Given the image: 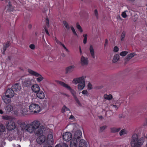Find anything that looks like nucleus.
<instances>
[{
  "instance_id": "f257e3e1",
  "label": "nucleus",
  "mask_w": 147,
  "mask_h": 147,
  "mask_svg": "<svg viewBox=\"0 0 147 147\" xmlns=\"http://www.w3.org/2000/svg\"><path fill=\"white\" fill-rule=\"evenodd\" d=\"M40 125V122L38 120H34L30 124L22 123L17 130V133L19 136H23L24 137L26 136V132L39 135V137L36 139L37 143L41 144L44 142V146H47L45 144V137L43 134L45 127Z\"/></svg>"
},
{
  "instance_id": "f03ea898",
  "label": "nucleus",
  "mask_w": 147,
  "mask_h": 147,
  "mask_svg": "<svg viewBox=\"0 0 147 147\" xmlns=\"http://www.w3.org/2000/svg\"><path fill=\"white\" fill-rule=\"evenodd\" d=\"M136 132L137 130H136L131 138L130 144L131 147H141L144 141V138H139Z\"/></svg>"
},
{
  "instance_id": "7ed1b4c3",
  "label": "nucleus",
  "mask_w": 147,
  "mask_h": 147,
  "mask_svg": "<svg viewBox=\"0 0 147 147\" xmlns=\"http://www.w3.org/2000/svg\"><path fill=\"white\" fill-rule=\"evenodd\" d=\"M86 78L85 76H82L73 79L72 82L75 84H78V88L79 90H82L85 87L86 85L85 79Z\"/></svg>"
},
{
  "instance_id": "20e7f679",
  "label": "nucleus",
  "mask_w": 147,
  "mask_h": 147,
  "mask_svg": "<svg viewBox=\"0 0 147 147\" xmlns=\"http://www.w3.org/2000/svg\"><path fill=\"white\" fill-rule=\"evenodd\" d=\"M82 136V132L80 130L76 131L70 141V147H75L76 143H78L80 140Z\"/></svg>"
},
{
  "instance_id": "39448f33",
  "label": "nucleus",
  "mask_w": 147,
  "mask_h": 147,
  "mask_svg": "<svg viewBox=\"0 0 147 147\" xmlns=\"http://www.w3.org/2000/svg\"><path fill=\"white\" fill-rule=\"evenodd\" d=\"M30 112L33 114H36L40 111L41 109L37 104L32 103L29 106Z\"/></svg>"
},
{
  "instance_id": "423d86ee",
  "label": "nucleus",
  "mask_w": 147,
  "mask_h": 147,
  "mask_svg": "<svg viewBox=\"0 0 147 147\" xmlns=\"http://www.w3.org/2000/svg\"><path fill=\"white\" fill-rule=\"evenodd\" d=\"M28 71L30 74L37 77L36 79L38 83L40 82L44 79V77L38 73L30 69H28Z\"/></svg>"
},
{
  "instance_id": "0eeeda50",
  "label": "nucleus",
  "mask_w": 147,
  "mask_h": 147,
  "mask_svg": "<svg viewBox=\"0 0 147 147\" xmlns=\"http://www.w3.org/2000/svg\"><path fill=\"white\" fill-rule=\"evenodd\" d=\"M57 82L61 86L69 90L74 97L75 98L76 97L75 92L71 88L70 86L65 83L60 81H57Z\"/></svg>"
},
{
  "instance_id": "6e6552de",
  "label": "nucleus",
  "mask_w": 147,
  "mask_h": 147,
  "mask_svg": "<svg viewBox=\"0 0 147 147\" xmlns=\"http://www.w3.org/2000/svg\"><path fill=\"white\" fill-rule=\"evenodd\" d=\"M53 140L52 133L50 132L47 135L46 138H45V144L47 146L53 144Z\"/></svg>"
},
{
  "instance_id": "1a4fd4ad",
  "label": "nucleus",
  "mask_w": 147,
  "mask_h": 147,
  "mask_svg": "<svg viewBox=\"0 0 147 147\" xmlns=\"http://www.w3.org/2000/svg\"><path fill=\"white\" fill-rule=\"evenodd\" d=\"M5 126L7 129L8 131L13 130L16 128L15 122L11 121L7 122Z\"/></svg>"
},
{
  "instance_id": "9d476101",
  "label": "nucleus",
  "mask_w": 147,
  "mask_h": 147,
  "mask_svg": "<svg viewBox=\"0 0 147 147\" xmlns=\"http://www.w3.org/2000/svg\"><path fill=\"white\" fill-rule=\"evenodd\" d=\"M72 136L71 133L69 132L64 133L62 134L63 140L67 142H68L71 140Z\"/></svg>"
},
{
  "instance_id": "9b49d317",
  "label": "nucleus",
  "mask_w": 147,
  "mask_h": 147,
  "mask_svg": "<svg viewBox=\"0 0 147 147\" xmlns=\"http://www.w3.org/2000/svg\"><path fill=\"white\" fill-rule=\"evenodd\" d=\"M80 63L82 66H87L88 64V58L84 56H82L80 58Z\"/></svg>"
},
{
  "instance_id": "f8f14e48",
  "label": "nucleus",
  "mask_w": 147,
  "mask_h": 147,
  "mask_svg": "<svg viewBox=\"0 0 147 147\" xmlns=\"http://www.w3.org/2000/svg\"><path fill=\"white\" fill-rule=\"evenodd\" d=\"M36 96L38 98L42 100L45 98V95L44 92L42 90H40L36 93Z\"/></svg>"
},
{
  "instance_id": "ddd939ff",
  "label": "nucleus",
  "mask_w": 147,
  "mask_h": 147,
  "mask_svg": "<svg viewBox=\"0 0 147 147\" xmlns=\"http://www.w3.org/2000/svg\"><path fill=\"white\" fill-rule=\"evenodd\" d=\"M31 90L32 91L36 93L40 90V88L37 84H33L31 86Z\"/></svg>"
},
{
  "instance_id": "4468645a",
  "label": "nucleus",
  "mask_w": 147,
  "mask_h": 147,
  "mask_svg": "<svg viewBox=\"0 0 147 147\" xmlns=\"http://www.w3.org/2000/svg\"><path fill=\"white\" fill-rule=\"evenodd\" d=\"M33 80L32 78H27L24 82L23 85L26 87L29 86L31 84Z\"/></svg>"
},
{
  "instance_id": "2eb2a0df",
  "label": "nucleus",
  "mask_w": 147,
  "mask_h": 147,
  "mask_svg": "<svg viewBox=\"0 0 147 147\" xmlns=\"http://www.w3.org/2000/svg\"><path fill=\"white\" fill-rule=\"evenodd\" d=\"M20 112L22 115H26L29 114L28 109L25 107H22L20 109Z\"/></svg>"
},
{
  "instance_id": "dca6fc26",
  "label": "nucleus",
  "mask_w": 147,
  "mask_h": 147,
  "mask_svg": "<svg viewBox=\"0 0 147 147\" xmlns=\"http://www.w3.org/2000/svg\"><path fill=\"white\" fill-rule=\"evenodd\" d=\"M14 94V91L12 89L8 88L6 91L5 95L11 98L13 96Z\"/></svg>"
},
{
  "instance_id": "f3484780",
  "label": "nucleus",
  "mask_w": 147,
  "mask_h": 147,
  "mask_svg": "<svg viewBox=\"0 0 147 147\" xmlns=\"http://www.w3.org/2000/svg\"><path fill=\"white\" fill-rule=\"evenodd\" d=\"M21 88V85L19 84H16L12 86V89L13 91L19 92Z\"/></svg>"
},
{
  "instance_id": "a211bd4d",
  "label": "nucleus",
  "mask_w": 147,
  "mask_h": 147,
  "mask_svg": "<svg viewBox=\"0 0 147 147\" xmlns=\"http://www.w3.org/2000/svg\"><path fill=\"white\" fill-rule=\"evenodd\" d=\"M89 51L92 57L94 59L95 58V52L93 46L90 45L89 47Z\"/></svg>"
},
{
  "instance_id": "6ab92c4d",
  "label": "nucleus",
  "mask_w": 147,
  "mask_h": 147,
  "mask_svg": "<svg viewBox=\"0 0 147 147\" xmlns=\"http://www.w3.org/2000/svg\"><path fill=\"white\" fill-rule=\"evenodd\" d=\"M11 98L7 96H3L2 97V99L4 102L5 103H9L11 102Z\"/></svg>"
},
{
  "instance_id": "aec40b11",
  "label": "nucleus",
  "mask_w": 147,
  "mask_h": 147,
  "mask_svg": "<svg viewBox=\"0 0 147 147\" xmlns=\"http://www.w3.org/2000/svg\"><path fill=\"white\" fill-rule=\"evenodd\" d=\"M75 68V66L74 65L69 66L66 68V71L67 73L71 72L74 70Z\"/></svg>"
},
{
  "instance_id": "412c9836",
  "label": "nucleus",
  "mask_w": 147,
  "mask_h": 147,
  "mask_svg": "<svg viewBox=\"0 0 147 147\" xmlns=\"http://www.w3.org/2000/svg\"><path fill=\"white\" fill-rule=\"evenodd\" d=\"M135 55L134 53H132L127 55L125 59V61H128L132 57H133Z\"/></svg>"
},
{
  "instance_id": "4be33fe9",
  "label": "nucleus",
  "mask_w": 147,
  "mask_h": 147,
  "mask_svg": "<svg viewBox=\"0 0 147 147\" xmlns=\"http://www.w3.org/2000/svg\"><path fill=\"white\" fill-rule=\"evenodd\" d=\"M5 109L7 112H10L13 110V108L12 106L8 105L5 107Z\"/></svg>"
},
{
  "instance_id": "5701e85b",
  "label": "nucleus",
  "mask_w": 147,
  "mask_h": 147,
  "mask_svg": "<svg viewBox=\"0 0 147 147\" xmlns=\"http://www.w3.org/2000/svg\"><path fill=\"white\" fill-rule=\"evenodd\" d=\"M119 59V56L118 54H115L113 57L112 62L113 63L117 62Z\"/></svg>"
},
{
  "instance_id": "b1692460",
  "label": "nucleus",
  "mask_w": 147,
  "mask_h": 147,
  "mask_svg": "<svg viewBox=\"0 0 147 147\" xmlns=\"http://www.w3.org/2000/svg\"><path fill=\"white\" fill-rule=\"evenodd\" d=\"M104 98L106 99L110 100L112 98L113 96L111 94H105L104 95Z\"/></svg>"
},
{
  "instance_id": "393cba45",
  "label": "nucleus",
  "mask_w": 147,
  "mask_h": 147,
  "mask_svg": "<svg viewBox=\"0 0 147 147\" xmlns=\"http://www.w3.org/2000/svg\"><path fill=\"white\" fill-rule=\"evenodd\" d=\"M67 111H68L69 113H71L69 109L66 106L64 105L62 108L61 109V112L62 113H64Z\"/></svg>"
},
{
  "instance_id": "a878e982",
  "label": "nucleus",
  "mask_w": 147,
  "mask_h": 147,
  "mask_svg": "<svg viewBox=\"0 0 147 147\" xmlns=\"http://www.w3.org/2000/svg\"><path fill=\"white\" fill-rule=\"evenodd\" d=\"M76 27L78 29V30H79V31L80 32H83V30L81 27V26H80V25L79 24V23H76Z\"/></svg>"
},
{
  "instance_id": "bb28decb",
  "label": "nucleus",
  "mask_w": 147,
  "mask_h": 147,
  "mask_svg": "<svg viewBox=\"0 0 147 147\" xmlns=\"http://www.w3.org/2000/svg\"><path fill=\"white\" fill-rule=\"evenodd\" d=\"M10 43L9 42H7L5 44L3 45V50L4 52L6 50V49L9 46Z\"/></svg>"
},
{
  "instance_id": "cd10ccee",
  "label": "nucleus",
  "mask_w": 147,
  "mask_h": 147,
  "mask_svg": "<svg viewBox=\"0 0 147 147\" xmlns=\"http://www.w3.org/2000/svg\"><path fill=\"white\" fill-rule=\"evenodd\" d=\"M119 128L116 127H113L111 129V132L115 133L119 131L120 130Z\"/></svg>"
},
{
  "instance_id": "c85d7f7f",
  "label": "nucleus",
  "mask_w": 147,
  "mask_h": 147,
  "mask_svg": "<svg viewBox=\"0 0 147 147\" xmlns=\"http://www.w3.org/2000/svg\"><path fill=\"white\" fill-rule=\"evenodd\" d=\"M127 133V131L126 129H123L120 132L119 134L121 136L123 135L126 134Z\"/></svg>"
},
{
  "instance_id": "c756f323",
  "label": "nucleus",
  "mask_w": 147,
  "mask_h": 147,
  "mask_svg": "<svg viewBox=\"0 0 147 147\" xmlns=\"http://www.w3.org/2000/svg\"><path fill=\"white\" fill-rule=\"evenodd\" d=\"M5 130V128L4 125L1 124H0V132H3Z\"/></svg>"
},
{
  "instance_id": "7c9ffc66",
  "label": "nucleus",
  "mask_w": 147,
  "mask_h": 147,
  "mask_svg": "<svg viewBox=\"0 0 147 147\" xmlns=\"http://www.w3.org/2000/svg\"><path fill=\"white\" fill-rule=\"evenodd\" d=\"M55 147H68L67 144L63 143L61 145L58 144H57Z\"/></svg>"
},
{
  "instance_id": "2f4dec72",
  "label": "nucleus",
  "mask_w": 147,
  "mask_h": 147,
  "mask_svg": "<svg viewBox=\"0 0 147 147\" xmlns=\"http://www.w3.org/2000/svg\"><path fill=\"white\" fill-rule=\"evenodd\" d=\"M6 8L7 9V10L10 11H12L13 9V7L10 3H9V5L6 7Z\"/></svg>"
},
{
  "instance_id": "473e14b6",
  "label": "nucleus",
  "mask_w": 147,
  "mask_h": 147,
  "mask_svg": "<svg viewBox=\"0 0 147 147\" xmlns=\"http://www.w3.org/2000/svg\"><path fill=\"white\" fill-rule=\"evenodd\" d=\"M63 24L64 25L67 29L68 30L69 29V25L68 24L67 22L65 21H63Z\"/></svg>"
},
{
  "instance_id": "72a5a7b5",
  "label": "nucleus",
  "mask_w": 147,
  "mask_h": 147,
  "mask_svg": "<svg viewBox=\"0 0 147 147\" xmlns=\"http://www.w3.org/2000/svg\"><path fill=\"white\" fill-rule=\"evenodd\" d=\"M118 107V106L114 105H111L110 106V108H111V109L115 110H117Z\"/></svg>"
},
{
  "instance_id": "f704fd0d",
  "label": "nucleus",
  "mask_w": 147,
  "mask_h": 147,
  "mask_svg": "<svg viewBox=\"0 0 147 147\" xmlns=\"http://www.w3.org/2000/svg\"><path fill=\"white\" fill-rule=\"evenodd\" d=\"M71 29L73 32V34L74 35H75L77 36H78V34H77V33L76 32L73 26H71Z\"/></svg>"
},
{
  "instance_id": "c9c22d12",
  "label": "nucleus",
  "mask_w": 147,
  "mask_h": 147,
  "mask_svg": "<svg viewBox=\"0 0 147 147\" xmlns=\"http://www.w3.org/2000/svg\"><path fill=\"white\" fill-rule=\"evenodd\" d=\"M127 12V11H125L121 13V15L123 18H125L127 17V15L126 13Z\"/></svg>"
},
{
  "instance_id": "e433bc0d",
  "label": "nucleus",
  "mask_w": 147,
  "mask_h": 147,
  "mask_svg": "<svg viewBox=\"0 0 147 147\" xmlns=\"http://www.w3.org/2000/svg\"><path fill=\"white\" fill-rule=\"evenodd\" d=\"M128 53V52L126 51H123L121 52L120 55L122 57L125 56Z\"/></svg>"
},
{
  "instance_id": "4c0bfd02",
  "label": "nucleus",
  "mask_w": 147,
  "mask_h": 147,
  "mask_svg": "<svg viewBox=\"0 0 147 147\" xmlns=\"http://www.w3.org/2000/svg\"><path fill=\"white\" fill-rule=\"evenodd\" d=\"M125 32L123 31L121 35V41H123L125 38Z\"/></svg>"
},
{
  "instance_id": "58836bf2",
  "label": "nucleus",
  "mask_w": 147,
  "mask_h": 147,
  "mask_svg": "<svg viewBox=\"0 0 147 147\" xmlns=\"http://www.w3.org/2000/svg\"><path fill=\"white\" fill-rule=\"evenodd\" d=\"M107 128V127L105 125L101 127L100 128V132H102L105 129Z\"/></svg>"
},
{
  "instance_id": "ea45409f",
  "label": "nucleus",
  "mask_w": 147,
  "mask_h": 147,
  "mask_svg": "<svg viewBox=\"0 0 147 147\" xmlns=\"http://www.w3.org/2000/svg\"><path fill=\"white\" fill-rule=\"evenodd\" d=\"M88 89L89 90H90L92 88V86L90 83H88L87 85Z\"/></svg>"
},
{
  "instance_id": "a19ab883",
  "label": "nucleus",
  "mask_w": 147,
  "mask_h": 147,
  "mask_svg": "<svg viewBox=\"0 0 147 147\" xmlns=\"http://www.w3.org/2000/svg\"><path fill=\"white\" fill-rule=\"evenodd\" d=\"M3 119L6 120H9L10 119V117L8 116H4L2 117Z\"/></svg>"
},
{
  "instance_id": "79ce46f5",
  "label": "nucleus",
  "mask_w": 147,
  "mask_h": 147,
  "mask_svg": "<svg viewBox=\"0 0 147 147\" xmlns=\"http://www.w3.org/2000/svg\"><path fill=\"white\" fill-rule=\"evenodd\" d=\"M30 48L31 49L34 50L35 48V45L33 44H31L29 45Z\"/></svg>"
},
{
  "instance_id": "37998d69",
  "label": "nucleus",
  "mask_w": 147,
  "mask_h": 147,
  "mask_svg": "<svg viewBox=\"0 0 147 147\" xmlns=\"http://www.w3.org/2000/svg\"><path fill=\"white\" fill-rule=\"evenodd\" d=\"M82 94L88 96V92L87 90H83L82 92Z\"/></svg>"
},
{
  "instance_id": "c03bdc74",
  "label": "nucleus",
  "mask_w": 147,
  "mask_h": 147,
  "mask_svg": "<svg viewBox=\"0 0 147 147\" xmlns=\"http://www.w3.org/2000/svg\"><path fill=\"white\" fill-rule=\"evenodd\" d=\"M55 42L58 44L62 46L63 44L60 41L58 40L56 38H55Z\"/></svg>"
},
{
  "instance_id": "a18cd8bd",
  "label": "nucleus",
  "mask_w": 147,
  "mask_h": 147,
  "mask_svg": "<svg viewBox=\"0 0 147 147\" xmlns=\"http://www.w3.org/2000/svg\"><path fill=\"white\" fill-rule=\"evenodd\" d=\"M62 46L63 47V48L65 50V51L67 52V53H68L69 52V50L64 45V44H63L62 45Z\"/></svg>"
},
{
  "instance_id": "49530a36",
  "label": "nucleus",
  "mask_w": 147,
  "mask_h": 147,
  "mask_svg": "<svg viewBox=\"0 0 147 147\" xmlns=\"http://www.w3.org/2000/svg\"><path fill=\"white\" fill-rule=\"evenodd\" d=\"M119 50V48L117 46H115L113 49V51L115 52H117Z\"/></svg>"
},
{
  "instance_id": "de8ad7c7",
  "label": "nucleus",
  "mask_w": 147,
  "mask_h": 147,
  "mask_svg": "<svg viewBox=\"0 0 147 147\" xmlns=\"http://www.w3.org/2000/svg\"><path fill=\"white\" fill-rule=\"evenodd\" d=\"M94 15L97 18H98V13L97 10L96 9H95L94 11Z\"/></svg>"
},
{
  "instance_id": "09e8293b",
  "label": "nucleus",
  "mask_w": 147,
  "mask_h": 147,
  "mask_svg": "<svg viewBox=\"0 0 147 147\" xmlns=\"http://www.w3.org/2000/svg\"><path fill=\"white\" fill-rule=\"evenodd\" d=\"M76 99V102L77 104L79 105L80 106H81V104L80 101L76 97L75 98Z\"/></svg>"
},
{
  "instance_id": "8fccbe9b",
  "label": "nucleus",
  "mask_w": 147,
  "mask_h": 147,
  "mask_svg": "<svg viewBox=\"0 0 147 147\" xmlns=\"http://www.w3.org/2000/svg\"><path fill=\"white\" fill-rule=\"evenodd\" d=\"M46 22L47 24V26H49V21L48 18H46Z\"/></svg>"
},
{
  "instance_id": "3c124183",
  "label": "nucleus",
  "mask_w": 147,
  "mask_h": 147,
  "mask_svg": "<svg viewBox=\"0 0 147 147\" xmlns=\"http://www.w3.org/2000/svg\"><path fill=\"white\" fill-rule=\"evenodd\" d=\"M68 118L69 119H71L73 121H74V116L72 115H71Z\"/></svg>"
},
{
  "instance_id": "603ef678",
  "label": "nucleus",
  "mask_w": 147,
  "mask_h": 147,
  "mask_svg": "<svg viewBox=\"0 0 147 147\" xmlns=\"http://www.w3.org/2000/svg\"><path fill=\"white\" fill-rule=\"evenodd\" d=\"M87 36H88V35L87 34H84L83 35V36L84 37V38L87 39Z\"/></svg>"
},
{
  "instance_id": "864d4df0",
  "label": "nucleus",
  "mask_w": 147,
  "mask_h": 147,
  "mask_svg": "<svg viewBox=\"0 0 147 147\" xmlns=\"http://www.w3.org/2000/svg\"><path fill=\"white\" fill-rule=\"evenodd\" d=\"M117 19L118 20H122V19L119 16H117Z\"/></svg>"
},
{
  "instance_id": "5fc2aeb1",
  "label": "nucleus",
  "mask_w": 147,
  "mask_h": 147,
  "mask_svg": "<svg viewBox=\"0 0 147 147\" xmlns=\"http://www.w3.org/2000/svg\"><path fill=\"white\" fill-rule=\"evenodd\" d=\"M87 39L84 38L83 40V43L84 44H86L87 42Z\"/></svg>"
},
{
  "instance_id": "6e6d98bb",
  "label": "nucleus",
  "mask_w": 147,
  "mask_h": 147,
  "mask_svg": "<svg viewBox=\"0 0 147 147\" xmlns=\"http://www.w3.org/2000/svg\"><path fill=\"white\" fill-rule=\"evenodd\" d=\"M13 146L14 147H21L18 144H16V145L14 144L13 145Z\"/></svg>"
},
{
  "instance_id": "4d7b16f0",
  "label": "nucleus",
  "mask_w": 147,
  "mask_h": 147,
  "mask_svg": "<svg viewBox=\"0 0 147 147\" xmlns=\"http://www.w3.org/2000/svg\"><path fill=\"white\" fill-rule=\"evenodd\" d=\"M79 49L80 50V52L81 54H82V49H81V47L80 46L79 47Z\"/></svg>"
},
{
  "instance_id": "13d9d810",
  "label": "nucleus",
  "mask_w": 147,
  "mask_h": 147,
  "mask_svg": "<svg viewBox=\"0 0 147 147\" xmlns=\"http://www.w3.org/2000/svg\"><path fill=\"white\" fill-rule=\"evenodd\" d=\"M108 43V40L107 39H106V40L105 43V46L106 45H107Z\"/></svg>"
},
{
  "instance_id": "bf43d9fd",
  "label": "nucleus",
  "mask_w": 147,
  "mask_h": 147,
  "mask_svg": "<svg viewBox=\"0 0 147 147\" xmlns=\"http://www.w3.org/2000/svg\"><path fill=\"white\" fill-rule=\"evenodd\" d=\"M126 0L130 2H133L135 1V0Z\"/></svg>"
},
{
  "instance_id": "052dcab7",
  "label": "nucleus",
  "mask_w": 147,
  "mask_h": 147,
  "mask_svg": "<svg viewBox=\"0 0 147 147\" xmlns=\"http://www.w3.org/2000/svg\"><path fill=\"white\" fill-rule=\"evenodd\" d=\"M45 30L46 33H47V34L48 35H49V33L48 31L46 29H45Z\"/></svg>"
},
{
  "instance_id": "680f3d73",
  "label": "nucleus",
  "mask_w": 147,
  "mask_h": 147,
  "mask_svg": "<svg viewBox=\"0 0 147 147\" xmlns=\"http://www.w3.org/2000/svg\"><path fill=\"white\" fill-rule=\"evenodd\" d=\"M3 111L1 109H0V114H3Z\"/></svg>"
},
{
  "instance_id": "e2e57ef3",
  "label": "nucleus",
  "mask_w": 147,
  "mask_h": 147,
  "mask_svg": "<svg viewBox=\"0 0 147 147\" xmlns=\"http://www.w3.org/2000/svg\"><path fill=\"white\" fill-rule=\"evenodd\" d=\"M73 126H74V125L76 126V127L77 128L79 127L78 125L77 124H73Z\"/></svg>"
},
{
  "instance_id": "0e129e2a",
  "label": "nucleus",
  "mask_w": 147,
  "mask_h": 147,
  "mask_svg": "<svg viewBox=\"0 0 147 147\" xmlns=\"http://www.w3.org/2000/svg\"><path fill=\"white\" fill-rule=\"evenodd\" d=\"M19 113V112L18 111H17L16 112H14L15 114H16V115L18 114Z\"/></svg>"
},
{
  "instance_id": "69168bd1",
  "label": "nucleus",
  "mask_w": 147,
  "mask_h": 147,
  "mask_svg": "<svg viewBox=\"0 0 147 147\" xmlns=\"http://www.w3.org/2000/svg\"><path fill=\"white\" fill-rule=\"evenodd\" d=\"M45 146L47 147H52L51 146H50V145H48L47 146Z\"/></svg>"
},
{
  "instance_id": "338daca9",
  "label": "nucleus",
  "mask_w": 147,
  "mask_h": 147,
  "mask_svg": "<svg viewBox=\"0 0 147 147\" xmlns=\"http://www.w3.org/2000/svg\"><path fill=\"white\" fill-rule=\"evenodd\" d=\"M31 25H29V27H30V28H31Z\"/></svg>"
},
{
  "instance_id": "774afa93",
  "label": "nucleus",
  "mask_w": 147,
  "mask_h": 147,
  "mask_svg": "<svg viewBox=\"0 0 147 147\" xmlns=\"http://www.w3.org/2000/svg\"><path fill=\"white\" fill-rule=\"evenodd\" d=\"M146 89L147 90V86H146Z\"/></svg>"
}]
</instances>
